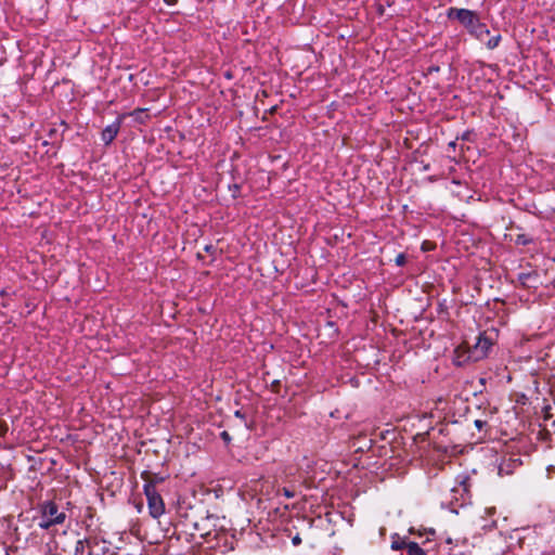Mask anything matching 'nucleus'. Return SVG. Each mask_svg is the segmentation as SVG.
Returning a JSON list of instances; mask_svg holds the SVG:
<instances>
[{"instance_id": "1", "label": "nucleus", "mask_w": 555, "mask_h": 555, "mask_svg": "<svg viewBox=\"0 0 555 555\" xmlns=\"http://www.w3.org/2000/svg\"><path fill=\"white\" fill-rule=\"evenodd\" d=\"M448 16L456 18L476 39L485 41L486 37L490 35L487 26L480 22L479 16L467 9L451 8Z\"/></svg>"}, {"instance_id": "2", "label": "nucleus", "mask_w": 555, "mask_h": 555, "mask_svg": "<svg viewBox=\"0 0 555 555\" xmlns=\"http://www.w3.org/2000/svg\"><path fill=\"white\" fill-rule=\"evenodd\" d=\"M38 526L41 529L49 530L55 525H61L66 519V514L52 501L43 502L40 507Z\"/></svg>"}, {"instance_id": "3", "label": "nucleus", "mask_w": 555, "mask_h": 555, "mask_svg": "<svg viewBox=\"0 0 555 555\" xmlns=\"http://www.w3.org/2000/svg\"><path fill=\"white\" fill-rule=\"evenodd\" d=\"M144 494L147 499V505L150 514L154 518H158L165 512V505L162 496L156 491L155 486L152 482H147L144 486Z\"/></svg>"}, {"instance_id": "4", "label": "nucleus", "mask_w": 555, "mask_h": 555, "mask_svg": "<svg viewBox=\"0 0 555 555\" xmlns=\"http://www.w3.org/2000/svg\"><path fill=\"white\" fill-rule=\"evenodd\" d=\"M491 345L492 341L489 338L485 337L483 335H479L477 337L475 345L469 351V357L476 361L485 358L488 354Z\"/></svg>"}, {"instance_id": "5", "label": "nucleus", "mask_w": 555, "mask_h": 555, "mask_svg": "<svg viewBox=\"0 0 555 555\" xmlns=\"http://www.w3.org/2000/svg\"><path fill=\"white\" fill-rule=\"evenodd\" d=\"M125 120H127V116L125 114H120L118 115L116 121H114L112 125H108L103 129L101 137L102 141L105 144H109L113 142V140L116 138L119 131L121 122H124Z\"/></svg>"}, {"instance_id": "6", "label": "nucleus", "mask_w": 555, "mask_h": 555, "mask_svg": "<svg viewBox=\"0 0 555 555\" xmlns=\"http://www.w3.org/2000/svg\"><path fill=\"white\" fill-rule=\"evenodd\" d=\"M128 118H131L133 121H137L139 124H143L146 121V119L150 117L147 114V109L143 107H139L134 109L133 112L129 114H125Z\"/></svg>"}, {"instance_id": "7", "label": "nucleus", "mask_w": 555, "mask_h": 555, "mask_svg": "<svg viewBox=\"0 0 555 555\" xmlns=\"http://www.w3.org/2000/svg\"><path fill=\"white\" fill-rule=\"evenodd\" d=\"M405 550L408 555H426V552L416 542L410 541Z\"/></svg>"}, {"instance_id": "8", "label": "nucleus", "mask_w": 555, "mask_h": 555, "mask_svg": "<svg viewBox=\"0 0 555 555\" xmlns=\"http://www.w3.org/2000/svg\"><path fill=\"white\" fill-rule=\"evenodd\" d=\"M409 542L405 538L396 537L391 542V548L395 551L406 548Z\"/></svg>"}, {"instance_id": "9", "label": "nucleus", "mask_w": 555, "mask_h": 555, "mask_svg": "<svg viewBox=\"0 0 555 555\" xmlns=\"http://www.w3.org/2000/svg\"><path fill=\"white\" fill-rule=\"evenodd\" d=\"M500 41H501V36L496 35V36H492L491 38H489V40H487L485 43L488 49L492 50L499 46Z\"/></svg>"}, {"instance_id": "10", "label": "nucleus", "mask_w": 555, "mask_h": 555, "mask_svg": "<svg viewBox=\"0 0 555 555\" xmlns=\"http://www.w3.org/2000/svg\"><path fill=\"white\" fill-rule=\"evenodd\" d=\"M515 242H516L517 245H527V244H529L531 242V238H529L525 234H519V235H517Z\"/></svg>"}, {"instance_id": "11", "label": "nucleus", "mask_w": 555, "mask_h": 555, "mask_svg": "<svg viewBox=\"0 0 555 555\" xmlns=\"http://www.w3.org/2000/svg\"><path fill=\"white\" fill-rule=\"evenodd\" d=\"M85 540H78L75 545V555H83Z\"/></svg>"}, {"instance_id": "12", "label": "nucleus", "mask_w": 555, "mask_h": 555, "mask_svg": "<svg viewBox=\"0 0 555 555\" xmlns=\"http://www.w3.org/2000/svg\"><path fill=\"white\" fill-rule=\"evenodd\" d=\"M406 261V258L404 256V254H398L395 258V262L397 266L401 267L405 263Z\"/></svg>"}, {"instance_id": "13", "label": "nucleus", "mask_w": 555, "mask_h": 555, "mask_svg": "<svg viewBox=\"0 0 555 555\" xmlns=\"http://www.w3.org/2000/svg\"><path fill=\"white\" fill-rule=\"evenodd\" d=\"M472 135H473V133L470 131H466L465 133H463L462 140L470 141L472 140Z\"/></svg>"}, {"instance_id": "14", "label": "nucleus", "mask_w": 555, "mask_h": 555, "mask_svg": "<svg viewBox=\"0 0 555 555\" xmlns=\"http://www.w3.org/2000/svg\"><path fill=\"white\" fill-rule=\"evenodd\" d=\"M292 543L297 546L301 543V539L298 534H296L293 539H292Z\"/></svg>"}, {"instance_id": "15", "label": "nucleus", "mask_w": 555, "mask_h": 555, "mask_svg": "<svg viewBox=\"0 0 555 555\" xmlns=\"http://www.w3.org/2000/svg\"><path fill=\"white\" fill-rule=\"evenodd\" d=\"M221 438L225 441V442H229L231 440V437L229 435L228 431H222L221 433Z\"/></svg>"}, {"instance_id": "16", "label": "nucleus", "mask_w": 555, "mask_h": 555, "mask_svg": "<svg viewBox=\"0 0 555 555\" xmlns=\"http://www.w3.org/2000/svg\"><path fill=\"white\" fill-rule=\"evenodd\" d=\"M485 425H486V422H483V421H480V420H476V421H475V426H476L478 429H481Z\"/></svg>"}, {"instance_id": "17", "label": "nucleus", "mask_w": 555, "mask_h": 555, "mask_svg": "<svg viewBox=\"0 0 555 555\" xmlns=\"http://www.w3.org/2000/svg\"><path fill=\"white\" fill-rule=\"evenodd\" d=\"M284 494L287 496V498H292L293 496V493L291 491H288L287 489H284Z\"/></svg>"}, {"instance_id": "18", "label": "nucleus", "mask_w": 555, "mask_h": 555, "mask_svg": "<svg viewBox=\"0 0 555 555\" xmlns=\"http://www.w3.org/2000/svg\"><path fill=\"white\" fill-rule=\"evenodd\" d=\"M235 416H236V417H243V414L241 413V411H236V412H235Z\"/></svg>"}, {"instance_id": "19", "label": "nucleus", "mask_w": 555, "mask_h": 555, "mask_svg": "<svg viewBox=\"0 0 555 555\" xmlns=\"http://www.w3.org/2000/svg\"><path fill=\"white\" fill-rule=\"evenodd\" d=\"M446 542H447L448 544H452V543H453V539H452V538H448V539L446 540Z\"/></svg>"}, {"instance_id": "20", "label": "nucleus", "mask_w": 555, "mask_h": 555, "mask_svg": "<svg viewBox=\"0 0 555 555\" xmlns=\"http://www.w3.org/2000/svg\"><path fill=\"white\" fill-rule=\"evenodd\" d=\"M211 248H212V246H211V245H207V246H205V250H206V251H210V249H211Z\"/></svg>"}, {"instance_id": "21", "label": "nucleus", "mask_w": 555, "mask_h": 555, "mask_svg": "<svg viewBox=\"0 0 555 555\" xmlns=\"http://www.w3.org/2000/svg\"><path fill=\"white\" fill-rule=\"evenodd\" d=\"M276 107H278V106H272V107H271V109H270V112H271V113L275 112V111H276Z\"/></svg>"}, {"instance_id": "22", "label": "nucleus", "mask_w": 555, "mask_h": 555, "mask_svg": "<svg viewBox=\"0 0 555 555\" xmlns=\"http://www.w3.org/2000/svg\"><path fill=\"white\" fill-rule=\"evenodd\" d=\"M451 147H454L456 145V143L454 141L450 142L449 144Z\"/></svg>"}, {"instance_id": "23", "label": "nucleus", "mask_w": 555, "mask_h": 555, "mask_svg": "<svg viewBox=\"0 0 555 555\" xmlns=\"http://www.w3.org/2000/svg\"><path fill=\"white\" fill-rule=\"evenodd\" d=\"M430 70L436 72V70H439V68L438 67H431Z\"/></svg>"}]
</instances>
